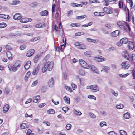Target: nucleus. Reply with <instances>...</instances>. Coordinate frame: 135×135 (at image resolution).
<instances>
[{"label": "nucleus", "instance_id": "12", "mask_svg": "<svg viewBox=\"0 0 135 135\" xmlns=\"http://www.w3.org/2000/svg\"><path fill=\"white\" fill-rule=\"evenodd\" d=\"M54 79L52 77L50 79L48 82V84L49 86L52 87L53 86L54 84Z\"/></svg>", "mask_w": 135, "mask_h": 135}, {"label": "nucleus", "instance_id": "30", "mask_svg": "<svg viewBox=\"0 0 135 135\" xmlns=\"http://www.w3.org/2000/svg\"><path fill=\"white\" fill-rule=\"evenodd\" d=\"M20 3V1L18 0H16L14 1H12L11 4L13 5H16L18 4H19Z\"/></svg>", "mask_w": 135, "mask_h": 135}, {"label": "nucleus", "instance_id": "50", "mask_svg": "<svg viewBox=\"0 0 135 135\" xmlns=\"http://www.w3.org/2000/svg\"><path fill=\"white\" fill-rule=\"evenodd\" d=\"M89 115L93 118H95L96 117V116L94 114L91 112L89 113Z\"/></svg>", "mask_w": 135, "mask_h": 135}, {"label": "nucleus", "instance_id": "28", "mask_svg": "<svg viewBox=\"0 0 135 135\" xmlns=\"http://www.w3.org/2000/svg\"><path fill=\"white\" fill-rule=\"evenodd\" d=\"M9 16L8 15L3 14H0V17L4 19H6L8 18Z\"/></svg>", "mask_w": 135, "mask_h": 135}, {"label": "nucleus", "instance_id": "18", "mask_svg": "<svg viewBox=\"0 0 135 135\" xmlns=\"http://www.w3.org/2000/svg\"><path fill=\"white\" fill-rule=\"evenodd\" d=\"M31 64V62L30 61H28L24 65V68L26 70L28 69L30 67Z\"/></svg>", "mask_w": 135, "mask_h": 135}, {"label": "nucleus", "instance_id": "8", "mask_svg": "<svg viewBox=\"0 0 135 135\" xmlns=\"http://www.w3.org/2000/svg\"><path fill=\"white\" fill-rule=\"evenodd\" d=\"M128 42V39L126 38H124L120 39V43L121 44H125L127 43ZM119 46H122V44H121L119 45H118Z\"/></svg>", "mask_w": 135, "mask_h": 135}, {"label": "nucleus", "instance_id": "21", "mask_svg": "<svg viewBox=\"0 0 135 135\" xmlns=\"http://www.w3.org/2000/svg\"><path fill=\"white\" fill-rule=\"evenodd\" d=\"M45 26V24L44 23H40L36 24L35 26V27L37 28H39L41 27H44Z\"/></svg>", "mask_w": 135, "mask_h": 135}, {"label": "nucleus", "instance_id": "17", "mask_svg": "<svg viewBox=\"0 0 135 135\" xmlns=\"http://www.w3.org/2000/svg\"><path fill=\"white\" fill-rule=\"evenodd\" d=\"M40 69V66L38 65L37 67H36L33 71L32 72V74L33 75H36Z\"/></svg>", "mask_w": 135, "mask_h": 135}, {"label": "nucleus", "instance_id": "57", "mask_svg": "<svg viewBox=\"0 0 135 135\" xmlns=\"http://www.w3.org/2000/svg\"><path fill=\"white\" fill-rule=\"evenodd\" d=\"M84 54L87 56H89L91 55V53L89 52L86 51L84 53Z\"/></svg>", "mask_w": 135, "mask_h": 135}, {"label": "nucleus", "instance_id": "14", "mask_svg": "<svg viewBox=\"0 0 135 135\" xmlns=\"http://www.w3.org/2000/svg\"><path fill=\"white\" fill-rule=\"evenodd\" d=\"M119 33V31L118 30H117L112 32L111 35L112 36L116 37L118 36Z\"/></svg>", "mask_w": 135, "mask_h": 135}, {"label": "nucleus", "instance_id": "47", "mask_svg": "<svg viewBox=\"0 0 135 135\" xmlns=\"http://www.w3.org/2000/svg\"><path fill=\"white\" fill-rule=\"evenodd\" d=\"M48 112L49 113L51 114H53L55 112L54 110L52 109H51L49 110Z\"/></svg>", "mask_w": 135, "mask_h": 135}, {"label": "nucleus", "instance_id": "20", "mask_svg": "<svg viewBox=\"0 0 135 135\" xmlns=\"http://www.w3.org/2000/svg\"><path fill=\"white\" fill-rule=\"evenodd\" d=\"M66 40H65V43L64 44H62L61 45V47H57L56 49V50L57 51H60L61 50V49H64L65 46H66Z\"/></svg>", "mask_w": 135, "mask_h": 135}, {"label": "nucleus", "instance_id": "29", "mask_svg": "<svg viewBox=\"0 0 135 135\" xmlns=\"http://www.w3.org/2000/svg\"><path fill=\"white\" fill-rule=\"evenodd\" d=\"M124 117L125 119H129L130 117L129 114L127 112L124 113Z\"/></svg>", "mask_w": 135, "mask_h": 135}, {"label": "nucleus", "instance_id": "51", "mask_svg": "<svg viewBox=\"0 0 135 135\" xmlns=\"http://www.w3.org/2000/svg\"><path fill=\"white\" fill-rule=\"evenodd\" d=\"M56 5L54 4L52 5V13H54L55 12V11Z\"/></svg>", "mask_w": 135, "mask_h": 135}, {"label": "nucleus", "instance_id": "63", "mask_svg": "<svg viewBox=\"0 0 135 135\" xmlns=\"http://www.w3.org/2000/svg\"><path fill=\"white\" fill-rule=\"evenodd\" d=\"M115 49V48L114 47H112L108 49V50L109 51H113Z\"/></svg>", "mask_w": 135, "mask_h": 135}, {"label": "nucleus", "instance_id": "36", "mask_svg": "<svg viewBox=\"0 0 135 135\" xmlns=\"http://www.w3.org/2000/svg\"><path fill=\"white\" fill-rule=\"evenodd\" d=\"M119 132L120 135H127L126 132L123 130H120Z\"/></svg>", "mask_w": 135, "mask_h": 135}, {"label": "nucleus", "instance_id": "13", "mask_svg": "<svg viewBox=\"0 0 135 135\" xmlns=\"http://www.w3.org/2000/svg\"><path fill=\"white\" fill-rule=\"evenodd\" d=\"M125 22L123 21H119L117 22L118 25L120 28L124 29V23L123 22Z\"/></svg>", "mask_w": 135, "mask_h": 135}, {"label": "nucleus", "instance_id": "37", "mask_svg": "<svg viewBox=\"0 0 135 135\" xmlns=\"http://www.w3.org/2000/svg\"><path fill=\"white\" fill-rule=\"evenodd\" d=\"M96 60L98 62H102L105 61V60L104 59L102 58H97Z\"/></svg>", "mask_w": 135, "mask_h": 135}, {"label": "nucleus", "instance_id": "22", "mask_svg": "<svg viewBox=\"0 0 135 135\" xmlns=\"http://www.w3.org/2000/svg\"><path fill=\"white\" fill-rule=\"evenodd\" d=\"M48 14V12L47 10H45L41 12L40 13L41 15L42 16H47Z\"/></svg>", "mask_w": 135, "mask_h": 135}, {"label": "nucleus", "instance_id": "3", "mask_svg": "<svg viewBox=\"0 0 135 135\" xmlns=\"http://www.w3.org/2000/svg\"><path fill=\"white\" fill-rule=\"evenodd\" d=\"M45 64V66H46L47 68L48 69L49 71H50L52 70L53 67L54 63L53 62L48 61Z\"/></svg>", "mask_w": 135, "mask_h": 135}, {"label": "nucleus", "instance_id": "53", "mask_svg": "<svg viewBox=\"0 0 135 135\" xmlns=\"http://www.w3.org/2000/svg\"><path fill=\"white\" fill-rule=\"evenodd\" d=\"M100 113L101 115L103 116H106L107 114V112L105 111H101L100 112Z\"/></svg>", "mask_w": 135, "mask_h": 135}, {"label": "nucleus", "instance_id": "9", "mask_svg": "<svg viewBox=\"0 0 135 135\" xmlns=\"http://www.w3.org/2000/svg\"><path fill=\"white\" fill-rule=\"evenodd\" d=\"M22 17V16L19 13L15 14L13 16V18L15 20H19Z\"/></svg>", "mask_w": 135, "mask_h": 135}, {"label": "nucleus", "instance_id": "55", "mask_svg": "<svg viewBox=\"0 0 135 135\" xmlns=\"http://www.w3.org/2000/svg\"><path fill=\"white\" fill-rule=\"evenodd\" d=\"M65 88L66 90L68 91H69L70 92H72V90L70 87L68 86H66L65 87Z\"/></svg>", "mask_w": 135, "mask_h": 135}, {"label": "nucleus", "instance_id": "59", "mask_svg": "<svg viewBox=\"0 0 135 135\" xmlns=\"http://www.w3.org/2000/svg\"><path fill=\"white\" fill-rule=\"evenodd\" d=\"M38 83L37 80H36L34 81L32 84L31 86L32 87H33L36 86Z\"/></svg>", "mask_w": 135, "mask_h": 135}, {"label": "nucleus", "instance_id": "4", "mask_svg": "<svg viewBox=\"0 0 135 135\" xmlns=\"http://www.w3.org/2000/svg\"><path fill=\"white\" fill-rule=\"evenodd\" d=\"M79 62L80 64L83 68L87 69H89V66L87 65V64L84 60L80 59L79 60Z\"/></svg>", "mask_w": 135, "mask_h": 135}, {"label": "nucleus", "instance_id": "61", "mask_svg": "<svg viewBox=\"0 0 135 135\" xmlns=\"http://www.w3.org/2000/svg\"><path fill=\"white\" fill-rule=\"evenodd\" d=\"M106 123L105 122H102L100 123V125L101 127H102L104 125L106 126Z\"/></svg>", "mask_w": 135, "mask_h": 135}, {"label": "nucleus", "instance_id": "26", "mask_svg": "<svg viewBox=\"0 0 135 135\" xmlns=\"http://www.w3.org/2000/svg\"><path fill=\"white\" fill-rule=\"evenodd\" d=\"M123 56L124 57L126 58L128 60L129 59L130 57L126 51H124Z\"/></svg>", "mask_w": 135, "mask_h": 135}, {"label": "nucleus", "instance_id": "54", "mask_svg": "<svg viewBox=\"0 0 135 135\" xmlns=\"http://www.w3.org/2000/svg\"><path fill=\"white\" fill-rule=\"evenodd\" d=\"M124 10H125V11H127V10L128 12V20H127H127H128V21H129V10L127 8V7H126H126H125V8H124Z\"/></svg>", "mask_w": 135, "mask_h": 135}, {"label": "nucleus", "instance_id": "43", "mask_svg": "<svg viewBox=\"0 0 135 135\" xmlns=\"http://www.w3.org/2000/svg\"><path fill=\"white\" fill-rule=\"evenodd\" d=\"M47 69V67L46 66H45V64L44 67L42 68V72L43 73H44L46 71Z\"/></svg>", "mask_w": 135, "mask_h": 135}, {"label": "nucleus", "instance_id": "23", "mask_svg": "<svg viewBox=\"0 0 135 135\" xmlns=\"http://www.w3.org/2000/svg\"><path fill=\"white\" fill-rule=\"evenodd\" d=\"M64 99L65 103L67 104H70V99L69 98L65 96L64 97Z\"/></svg>", "mask_w": 135, "mask_h": 135}, {"label": "nucleus", "instance_id": "7", "mask_svg": "<svg viewBox=\"0 0 135 135\" xmlns=\"http://www.w3.org/2000/svg\"><path fill=\"white\" fill-rule=\"evenodd\" d=\"M35 52L34 50L33 49H31L28 51L27 52L26 54V56L28 57H30L32 56L33 54Z\"/></svg>", "mask_w": 135, "mask_h": 135}, {"label": "nucleus", "instance_id": "35", "mask_svg": "<svg viewBox=\"0 0 135 135\" xmlns=\"http://www.w3.org/2000/svg\"><path fill=\"white\" fill-rule=\"evenodd\" d=\"M129 73H128L125 74L123 75V74H119V76L121 77L122 78H125L127 77L128 75L129 74Z\"/></svg>", "mask_w": 135, "mask_h": 135}, {"label": "nucleus", "instance_id": "41", "mask_svg": "<svg viewBox=\"0 0 135 135\" xmlns=\"http://www.w3.org/2000/svg\"><path fill=\"white\" fill-rule=\"evenodd\" d=\"M26 47V46L25 45H22L20 46V49L21 50H22L24 49Z\"/></svg>", "mask_w": 135, "mask_h": 135}, {"label": "nucleus", "instance_id": "60", "mask_svg": "<svg viewBox=\"0 0 135 135\" xmlns=\"http://www.w3.org/2000/svg\"><path fill=\"white\" fill-rule=\"evenodd\" d=\"M32 100V99L31 98H30L28 99L27 101H26L25 102V104H27L28 103H30Z\"/></svg>", "mask_w": 135, "mask_h": 135}, {"label": "nucleus", "instance_id": "38", "mask_svg": "<svg viewBox=\"0 0 135 135\" xmlns=\"http://www.w3.org/2000/svg\"><path fill=\"white\" fill-rule=\"evenodd\" d=\"M100 30L102 31L105 34H109V33L104 28H100Z\"/></svg>", "mask_w": 135, "mask_h": 135}, {"label": "nucleus", "instance_id": "24", "mask_svg": "<svg viewBox=\"0 0 135 135\" xmlns=\"http://www.w3.org/2000/svg\"><path fill=\"white\" fill-rule=\"evenodd\" d=\"M28 126L25 123L21 124L20 126V128L21 129H24L27 128Z\"/></svg>", "mask_w": 135, "mask_h": 135}, {"label": "nucleus", "instance_id": "46", "mask_svg": "<svg viewBox=\"0 0 135 135\" xmlns=\"http://www.w3.org/2000/svg\"><path fill=\"white\" fill-rule=\"evenodd\" d=\"M69 109V108L67 107H64L62 108V110L65 113L66 112V111Z\"/></svg>", "mask_w": 135, "mask_h": 135}, {"label": "nucleus", "instance_id": "31", "mask_svg": "<svg viewBox=\"0 0 135 135\" xmlns=\"http://www.w3.org/2000/svg\"><path fill=\"white\" fill-rule=\"evenodd\" d=\"M39 56L37 55L34 57L33 61L35 63H36L39 60Z\"/></svg>", "mask_w": 135, "mask_h": 135}, {"label": "nucleus", "instance_id": "27", "mask_svg": "<svg viewBox=\"0 0 135 135\" xmlns=\"http://www.w3.org/2000/svg\"><path fill=\"white\" fill-rule=\"evenodd\" d=\"M110 69V68L107 66H103L101 70V71L107 72Z\"/></svg>", "mask_w": 135, "mask_h": 135}, {"label": "nucleus", "instance_id": "39", "mask_svg": "<svg viewBox=\"0 0 135 135\" xmlns=\"http://www.w3.org/2000/svg\"><path fill=\"white\" fill-rule=\"evenodd\" d=\"M124 23V27L125 26H126V27L127 28L128 30H129V31H130L131 29L129 27V26L128 25V24L126 22H123ZM125 29V28L124 27V29Z\"/></svg>", "mask_w": 135, "mask_h": 135}, {"label": "nucleus", "instance_id": "10", "mask_svg": "<svg viewBox=\"0 0 135 135\" xmlns=\"http://www.w3.org/2000/svg\"><path fill=\"white\" fill-rule=\"evenodd\" d=\"M89 66V68H90L92 70L93 72L97 74H99V71L98 69H96L95 67L92 65Z\"/></svg>", "mask_w": 135, "mask_h": 135}, {"label": "nucleus", "instance_id": "15", "mask_svg": "<svg viewBox=\"0 0 135 135\" xmlns=\"http://www.w3.org/2000/svg\"><path fill=\"white\" fill-rule=\"evenodd\" d=\"M9 108V106L8 104L5 105L3 108V112L4 113H6L8 110Z\"/></svg>", "mask_w": 135, "mask_h": 135}, {"label": "nucleus", "instance_id": "48", "mask_svg": "<svg viewBox=\"0 0 135 135\" xmlns=\"http://www.w3.org/2000/svg\"><path fill=\"white\" fill-rule=\"evenodd\" d=\"M88 98L91 99H94L95 100H96V97L93 95H89L88 96Z\"/></svg>", "mask_w": 135, "mask_h": 135}, {"label": "nucleus", "instance_id": "33", "mask_svg": "<svg viewBox=\"0 0 135 135\" xmlns=\"http://www.w3.org/2000/svg\"><path fill=\"white\" fill-rule=\"evenodd\" d=\"M123 2L122 1H118V6L119 8H121L123 7Z\"/></svg>", "mask_w": 135, "mask_h": 135}, {"label": "nucleus", "instance_id": "49", "mask_svg": "<svg viewBox=\"0 0 135 135\" xmlns=\"http://www.w3.org/2000/svg\"><path fill=\"white\" fill-rule=\"evenodd\" d=\"M10 91V90L7 88H6L4 90V92L5 93L8 94Z\"/></svg>", "mask_w": 135, "mask_h": 135}, {"label": "nucleus", "instance_id": "11", "mask_svg": "<svg viewBox=\"0 0 135 135\" xmlns=\"http://www.w3.org/2000/svg\"><path fill=\"white\" fill-rule=\"evenodd\" d=\"M103 11L107 14H109L112 13V11L110 8L105 7L103 8Z\"/></svg>", "mask_w": 135, "mask_h": 135}, {"label": "nucleus", "instance_id": "1", "mask_svg": "<svg viewBox=\"0 0 135 135\" xmlns=\"http://www.w3.org/2000/svg\"><path fill=\"white\" fill-rule=\"evenodd\" d=\"M87 89H90L94 92H97L99 90V88L98 86L96 85H92L88 86L86 88Z\"/></svg>", "mask_w": 135, "mask_h": 135}, {"label": "nucleus", "instance_id": "5", "mask_svg": "<svg viewBox=\"0 0 135 135\" xmlns=\"http://www.w3.org/2000/svg\"><path fill=\"white\" fill-rule=\"evenodd\" d=\"M122 68L125 69H128L130 66V65L129 64L127 61H125L122 62L121 64Z\"/></svg>", "mask_w": 135, "mask_h": 135}, {"label": "nucleus", "instance_id": "44", "mask_svg": "<svg viewBox=\"0 0 135 135\" xmlns=\"http://www.w3.org/2000/svg\"><path fill=\"white\" fill-rule=\"evenodd\" d=\"M72 126L70 124H68L66 127V129L68 130H70Z\"/></svg>", "mask_w": 135, "mask_h": 135}, {"label": "nucleus", "instance_id": "45", "mask_svg": "<svg viewBox=\"0 0 135 135\" xmlns=\"http://www.w3.org/2000/svg\"><path fill=\"white\" fill-rule=\"evenodd\" d=\"M79 74L80 75L83 76L85 75V73L83 70H81L79 71Z\"/></svg>", "mask_w": 135, "mask_h": 135}, {"label": "nucleus", "instance_id": "25", "mask_svg": "<svg viewBox=\"0 0 135 135\" xmlns=\"http://www.w3.org/2000/svg\"><path fill=\"white\" fill-rule=\"evenodd\" d=\"M12 54L9 51H8L6 53V55L8 58L9 59H12Z\"/></svg>", "mask_w": 135, "mask_h": 135}, {"label": "nucleus", "instance_id": "40", "mask_svg": "<svg viewBox=\"0 0 135 135\" xmlns=\"http://www.w3.org/2000/svg\"><path fill=\"white\" fill-rule=\"evenodd\" d=\"M78 47L80 49H86V47L84 45L80 44Z\"/></svg>", "mask_w": 135, "mask_h": 135}, {"label": "nucleus", "instance_id": "16", "mask_svg": "<svg viewBox=\"0 0 135 135\" xmlns=\"http://www.w3.org/2000/svg\"><path fill=\"white\" fill-rule=\"evenodd\" d=\"M129 49L131 50H133L134 48V44L133 42H129L128 45Z\"/></svg>", "mask_w": 135, "mask_h": 135}, {"label": "nucleus", "instance_id": "32", "mask_svg": "<svg viewBox=\"0 0 135 135\" xmlns=\"http://www.w3.org/2000/svg\"><path fill=\"white\" fill-rule=\"evenodd\" d=\"M7 25L4 22H2L0 23V28H2L6 27Z\"/></svg>", "mask_w": 135, "mask_h": 135}, {"label": "nucleus", "instance_id": "58", "mask_svg": "<svg viewBox=\"0 0 135 135\" xmlns=\"http://www.w3.org/2000/svg\"><path fill=\"white\" fill-rule=\"evenodd\" d=\"M67 75L66 73H64L63 75V79L64 80L66 79L67 78Z\"/></svg>", "mask_w": 135, "mask_h": 135}, {"label": "nucleus", "instance_id": "64", "mask_svg": "<svg viewBox=\"0 0 135 135\" xmlns=\"http://www.w3.org/2000/svg\"><path fill=\"white\" fill-rule=\"evenodd\" d=\"M73 12V11L70 10L69 11L68 13V16H69L72 14Z\"/></svg>", "mask_w": 135, "mask_h": 135}, {"label": "nucleus", "instance_id": "2", "mask_svg": "<svg viewBox=\"0 0 135 135\" xmlns=\"http://www.w3.org/2000/svg\"><path fill=\"white\" fill-rule=\"evenodd\" d=\"M21 64V62L20 61L18 60L16 61L12 66V71L14 72L16 71L20 67Z\"/></svg>", "mask_w": 135, "mask_h": 135}, {"label": "nucleus", "instance_id": "6", "mask_svg": "<svg viewBox=\"0 0 135 135\" xmlns=\"http://www.w3.org/2000/svg\"><path fill=\"white\" fill-rule=\"evenodd\" d=\"M32 21V19L30 18H23L20 20V22L22 23H26L27 22H31Z\"/></svg>", "mask_w": 135, "mask_h": 135}, {"label": "nucleus", "instance_id": "52", "mask_svg": "<svg viewBox=\"0 0 135 135\" xmlns=\"http://www.w3.org/2000/svg\"><path fill=\"white\" fill-rule=\"evenodd\" d=\"M39 38L40 37H35L34 38L32 39L31 40V41L32 42L35 41H37V40H38V39H39Z\"/></svg>", "mask_w": 135, "mask_h": 135}, {"label": "nucleus", "instance_id": "34", "mask_svg": "<svg viewBox=\"0 0 135 135\" xmlns=\"http://www.w3.org/2000/svg\"><path fill=\"white\" fill-rule=\"evenodd\" d=\"M124 105L121 104L119 105H117L116 106L117 108L118 109H122Z\"/></svg>", "mask_w": 135, "mask_h": 135}, {"label": "nucleus", "instance_id": "62", "mask_svg": "<svg viewBox=\"0 0 135 135\" xmlns=\"http://www.w3.org/2000/svg\"><path fill=\"white\" fill-rule=\"evenodd\" d=\"M84 34V33H83V32H79L78 33H75V35L76 36H81V35Z\"/></svg>", "mask_w": 135, "mask_h": 135}, {"label": "nucleus", "instance_id": "56", "mask_svg": "<svg viewBox=\"0 0 135 135\" xmlns=\"http://www.w3.org/2000/svg\"><path fill=\"white\" fill-rule=\"evenodd\" d=\"M109 135H117L116 133L113 131H111L108 133Z\"/></svg>", "mask_w": 135, "mask_h": 135}, {"label": "nucleus", "instance_id": "42", "mask_svg": "<svg viewBox=\"0 0 135 135\" xmlns=\"http://www.w3.org/2000/svg\"><path fill=\"white\" fill-rule=\"evenodd\" d=\"M86 16L84 15L83 16H77L76 18L78 19H83L86 17Z\"/></svg>", "mask_w": 135, "mask_h": 135}, {"label": "nucleus", "instance_id": "19", "mask_svg": "<svg viewBox=\"0 0 135 135\" xmlns=\"http://www.w3.org/2000/svg\"><path fill=\"white\" fill-rule=\"evenodd\" d=\"M73 111L74 115H80L82 114V113L79 110L77 111L75 109H74Z\"/></svg>", "mask_w": 135, "mask_h": 135}]
</instances>
